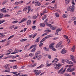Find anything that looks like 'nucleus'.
Returning <instances> with one entry per match:
<instances>
[{"label":"nucleus","mask_w":76,"mask_h":76,"mask_svg":"<svg viewBox=\"0 0 76 76\" xmlns=\"http://www.w3.org/2000/svg\"><path fill=\"white\" fill-rule=\"evenodd\" d=\"M54 45V43H52L50 45L49 48L50 49H52L53 51H56L57 50L55 48H54V46H53Z\"/></svg>","instance_id":"obj_1"},{"label":"nucleus","mask_w":76,"mask_h":76,"mask_svg":"<svg viewBox=\"0 0 76 76\" xmlns=\"http://www.w3.org/2000/svg\"><path fill=\"white\" fill-rule=\"evenodd\" d=\"M62 44V41L60 42L59 43H58L56 46V48H58V47L59 50L61 49L62 47V45H61Z\"/></svg>","instance_id":"obj_2"},{"label":"nucleus","mask_w":76,"mask_h":76,"mask_svg":"<svg viewBox=\"0 0 76 76\" xmlns=\"http://www.w3.org/2000/svg\"><path fill=\"white\" fill-rule=\"evenodd\" d=\"M54 66H56V67H55V69L56 70H58V69H59L60 68V67H61L60 66H62V64H56L54 65Z\"/></svg>","instance_id":"obj_3"},{"label":"nucleus","mask_w":76,"mask_h":76,"mask_svg":"<svg viewBox=\"0 0 76 76\" xmlns=\"http://www.w3.org/2000/svg\"><path fill=\"white\" fill-rule=\"evenodd\" d=\"M38 70H34V72H35V73L36 75V76H38V75H39L40 73H41V70H40L39 72H38Z\"/></svg>","instance_id":"obj_4"},{"label":"nucleus","mask_w":76,"mask_h":76,"mask_svg":"<svg viewBox=\"0 0 76 76\" xmlns=\"http://www.w3.org/2000/svg\"><path fill=\"white\" fill-rule=\"evenodd\" d=\"M61 28H58L56 30V31L55 33V35H58V34L59 31H61Z\"/></svg>","instance_id":"obj_5"},{"label":"nucleus","mask_w":76,"mask_h":76,"mask_svg":"<svg viewBox=\"0 0 76 76\" xmlns=\"http://www.w3.org/2000/svg\"><path fill=\"white\" fill-rule=\"evenodd\" d=\"M63 67H62V68L61 69L58 71V73H59L60 75L63 74L64 73L63 71Z\"/></svg>","instance_id":"obj_6"},{"label":"nucleus","mask_w":76,"mask_h":76,"mask_svg":"<svg viewBox=\"0 0 76 76\" xmlns=\"http://www.w3.org/2000/svg\"><path fill=\"white\" fill-rule=\"evenodd\" d=\"M64 38H65L66 39H67V42H68V43L69 44H70V39H68V36L65 35H64Z\"/></svg>","instance_id":"obj_7"},{"label":"nucleus","mask_w":76,"mask_h":76,"mask_svg":"<svg viewBox=\"0 0 76 76\" xmlns=\"http://www.w3.org/2000/svg\"><path fill=\"white\" fill-rule=\"evenodd\" d=\"M26 20H27V18H23L21 20L20 22L18 23H21L22 22H25V21H26Z\"/></svg>","instance_id":"obj_8"},{"label":"nucleus","mask_w":76,"mask_h":76,"mask_svg":"<svg viewBox=\"0 0 76 76\" xmlns=\"http://www.w3.org/2000/svg\"><path fill=\"white\" fill-rule=\"evenodd\" d=\"M34 4L35 6H41V5L39 1H37Z\"/></svg>","instance_id":"obj_9"},{"label":"nucleus","mask_w":76,"mask_h":76,"mask_svg":"<svg viewBox=\"0 0 76 76\" xmlns=\"http://www.w3.org/2000/svg\"><path fill=\"white\" fill-rule=\"evenodd\" d=\"M58 61V59L57 58H55L54 59L52 63H54V64H57V62Z\"/></svg>","instance_id":"obj_10"},{"label":"nucleus","mask_w":76,"mask_h":76,"mask_svg":"<svg viewBox=\"0 0 76 76\" xmlns=\"http://www.w3.org/2000/svg\"><path fill=\"white\" fill-rule=\"evenodd\" d=\"M69 8L70 10V11L71 12H74V8H73V7L72 6H70L69 7Z\"/></svg>","instance_id":"obj_11"},{"label":"nucleus","mask_w":76,"mask_h":76,"mask_svg":"<svg viewBox=\"0 0 76 76\" xmlns=\"http://www.w3.org/2000/svg\"><path fill=\"white\" fill-rule=\"evenodd\" d=\"M70 58L72 60V61H73V62L75 61V58L74 57V56L73 55H70Z\"/></svg>","instance_id":"obj_12"},{"label":"nucleus","mask_w":76,"mask_h":76,"mask_svg":"<svg viewBox=\"0 0 76 76\" xmlns=\"http://www.w3.org/2000/svg\"><path fill=\"white\" fill-rule=\"evenodd\" d=\"M32 64H31L30 65L28 66V67H35V66H36V64H37V63H35V64L32 65Z\"/></svg>","instance_id":"obj_13"},{"label":"nucleus","mask_w":76,"mask_h":76,"mask_svg":"<svg viewBox=\"0 0 76 76\" xmlns=\"http://www.w3.org/2000/svg\"><path fill=\"white\" fill-rule=\"evenodd\" d=\"M67 51L66 50H65V49H63L62 50V51L61 52V53L62 54H65V53H66Z\"/></svg>","instance_id":"obj_14"},{"label":"nucleus","mask_w":76,"mask_h":76,"mask_svg":"<svg viewBox=\"0 0 76 76\" xmlns=\"http://www.w3.org/2000/svg\"><path fill=\"white\" fill-rule=\"evenodd\" d=\"M37 45H32L29 48V49H28V50H30V49H31V48H33V47H34V48H36L35 47H36V46H37Z\"/></svg>","instance_id":"obj_15"},{"label":"nucleus","mask_w":76,"mask_h":76,"mask_svg":"<svg viewBox=\"0 0 76 76\" xmlns=\"http://www.w3.org/2000/svg\"><path fill=\"white\" fill-rule=\"evenodd\" d=\"M66 62L67 63H68V64H73V62L69 60L67 61Z\"/></svg>","instance_id":"obj_16"},{"label":"nucleus","mask_w":76,"mask_h":76,"mask_svg":"<svg viewBox=\"0 0 76 76\" xmlns=\"http://www.w3.org/2000/svg\"><path fill=\"white\" fill-rule=\"evenodd\" d=\"M42 57V55H39L38 56V58H37L38 60H40Z\"/></svg>","instance_id":"obj_17"},{"label":"nucleus","mask_w":76,"mask_h":76,"mask_svg":"<svg viewBox=\"0 0 76 76\" xmlns=\"http://www.w3.org/2000/svg\"><path fill=\"white\" fill-rule=\"evenodd\" d=\"M31 20H28L27 21V25H31Z\"/></svg>","instance_id":"obj_18"},{"label":"nucleus","mask_w":76,"mask_h":76,"mask_svg":"<svg viewBox=\"0 0 76 76\" xmlns=\"http://www.w3.org/2000/svg\"><path fill=\"white\" fill-rule=\"evenodd\" d=\"M40 38V37H39L37 38V39L35 41V42H38L39 41V39Z\"/></svg>","instance_id":"obj_19"},{"label":"nucleus","mask_w":76,"mask_h":76,"mask_svg":"<svg viewBox=\"0 0 76 76\" xmlns=\"http://www.w3.org/2000/svg\"><path fill=\"white\" fill-rule=\"evenodd\" d=\"M55 15L56 18H59V14L57 12H56L55 13Z\"/></svg>","instance_id":"obj_20"},{"label":"nucleus","mask_w":76,"mask_h":76,"mask_svg":"<svg viewBox=\"0 0 76 76\" xmlns=\"http://www.w3.org/2000/svg\"><path fill=\"white\" fill-rule=\"evenodd\" d=\"M1 12H4V13H6V10H5V8H4L1 10Z\"/></svg>","instance_id":"obj_21"},{"label":"nucleus","mask_w":76,"mask_h":76,"mask_svg":"<svg viewBox=\"0 0 76 76\" xmlns=\"http://www.w3.org/2000/svg\"><path fill=\"white\" fill-rule=\"evenodd\" d=\"M71 68H70V67H69L66 70V72H71Z\"/></svg>","instance_id":"obj_22"},{"label":"nucleus","mask_w":76,"mask_h":76,"mask_svg":"<svg viewBox=\"0 0 76 76\" xmlns=\"http://www.w3.org/2000/svg\"><path fill=\"white\" fill-rule=\"evenodd\" d=\"M40 25L41 26H42V27H44L45 26V24L44 23H40Z\"/></svg>","instance_id":"obj_23"},{"label":"nucleus","mask_w":76,"mask_h":76,"mask_svg":"<svg viewBox=\"0 0 76 76\" xmlns=\"http://www.w3.org/2000/svg\"><path fill=\"white\" fill-rule=\"evenodd\" d=\"M28 9L27 13H28L31 10V8H30V6H28Z\"/></svg>","instance_id":"obj_24"},{"label":"nucleus","mask_w":76,"mask_h":76,"mask_svg":"<svg viewBox=\"0 0 76 76\" xmlns=\"http://www.w3.org/2000/svg\"><path fill=\"white\" fill-rule=\"evenodd\" d=\"M63 17L64 18H67V15L64 14L63 15Z\"/></svg>","instance_id":"obj_25"},{"label":"nucleus","mask_w":76,"mask_h":76,"mask_svg":"<svg viewBox=\"0 0 76 76\" xmlns=\"http://www.w3.org/2000/svg\"><path fill=\"white\" fill-rule=\"evenodd\" d=\"M44 32H51V31L50 29H47L45 30Z\"/></svg>","instance_id":"obj_26"},{"label":"nucleus","mask_w":76,"mask_h":76,"mask_svg":"<svg viewBox=\"0 0 76 76\" xmlns=\"http://www.w3.org/2000/svg\"><path fill=\"white\" fill-rule=\"evenodd\" d=\"M52 37V35L50 34L46 36V38H50V37Z\"/></svg>","instance_id":"obj_27"},{"label":"nucleus","mask_w":76,"mask_h":76,"mask_svg":"<svg viewBox=\"0 0 76 76\" xmlns=\"http://www.w3.org/2000/svg\"><path fill=\"white\" fill-rule=\"evenodd\" d=\"M14 51L16 53H17L19 52V50H18V49H15Z\"/></svg>","instance_id":"obj_28"},{"label":"nucleus","mask_w":76,"mask_h":76,"mask_svg":"<svg viewBox=\"0 0 76 76\" xmlns=\"http://www.w3.org/2000/svg\"><path fill=\"white\" fill-rule=\"evenodd\" d=\"M7 2V0H5L3 3H2V4L4 5L5 4H6V3Z\"/></svg>","instance_id":"obj_29"},{"label":"nucleus","mask_w":76,"mask_h":76,"mask_svg":"<svg viewBox=\"0 0 76 76\" xmlns=\"http://www.w3.org/2000/svg\"><path fill=\"white\" fill-rule=\"evenodd\" d=\"M27 39H23L22 40H21L20 41L21 42H23V41H26V40H27Z\"/></svg>","instance_id":"obj_30"},{"label":"nucleus","mask_w":76,"mask_h":76,"mask_svg":"<svg viewBox=\"0 0 76 76\" xmlns=\"http://www.w3.org/2000/svg\"><path fill=\"white\" fill-rule=\"evenodd\" d=\"M19 4H20L19 2H16L15 3V6H17V5Z\"/></svg>","instance_id":"obj_31"},{"label":"nucleus","mask_w":76,"mask_h":76,"mask_svg":"<svg viewBox=\"0 0 76 76\" xmlns=\"http://www.w3.org/2000/svg\"><path fill=\"white\" fill-rule=\"evenodd\" d=\"M10 15L8 14H7L6 15H4L3 16L4 17H9L10 16Z\"/></svg>","instance_id":"obj_32"},{"label":"nucleus","mask_w":76,"mask_h":76,"mask_svg":"<svg viewBox=\"0 0 76 76\" xmlns=\"http://www.w3.org/2000/svg\"><path fill=\"white\" fill-rule=\"evenodd\" d=\"M17 68H18V66H14L13 67V68L14 69H17Z\"/></svg>","instance_id":"obj_33"},{"label":"nucleus","mask_w":76,"mask_h":76,"mask_svg":"<svg viewBox=\"0 0 76 76\" xmlns=\"http://www.w3.org/2000/svg\"><path fill=\"white\" fill-rule=\"evenodd\" d=\"M69 2H70V1H65V4H68L69 3Z\"/></svg>","instance_id":"obj_34"},{"label":"nucleus","mask_w":76,"mask_h":76,"mask_svg":"<svg viewBox=\"0 0 76 76\" xmlns=\"http://www.w3.org/2000/svg\"><path fill=\"white\" fill-rule=\"evenodd\" d=\"M14 37V35H12L11 36H10L8 39V40H9V39H10L12 38H13Z\"/></svg>","instance_id":"obj_35"},{"label":"nucleus","mask_w":76,"mask_h":76,"mask_svg":"<svg viewBox=\"0 0 76 76\" xmlns=\"http://www.w3.org/2000/svg\"><path fill=\"white\" fill-rule=\"evenodd\" d=\"M27 10V7H26L24 8L23 9V11L25 12Z\"/></svg>","instance_id":"obj_36"},{"label":"nucleus","mask_w":76,"mask_h":76,"mask_svg":"<svg viewBox=\"0 0 76 76\" xmlns=\"http://www.w3.org/2000/svg\"><path fill=\"white\" fill-rule=\"evenodd\" d=\"M75 46H73L72 49H71V51L73 52L74 51H75Z\"/></svg>","instance_id":"obj_37"},{"label":"nucleus","mask_w":76,"mask_h":76,"mask_svg":"<svg viewBox=\"0 0 76 76\" xmlns=\"http://www.w3.org/2000/svg\"><path fill=\"white\" fill-rule=\"evenodd\" d=\"M38 57V56L37 55H36V56L33 58V59H35V58H37Z\"/></svg>","instance_id":"obj_38"},{"label":"nucleus","mask_w":76,"mask_h":76,"mask_svg":"<svg viewBox=\"0 0 76 76\" xmlns=\"http://www.w3.org/2000/svg\"><path fill=\"white\" fill-rule=\"evenodd\" d=\"M43 66H44V65H43V64H41L39 66L37 67V68L38 69V68H41L42 67H43Z\"/></svg>","instance_id":"obj_39"},{"label":"nucleus","mask_w":76,"mask_h":76,"mask_svg":"<svg viewBox=\"0 0 76 76\" xmlns=\"http://www.w3.org/2000/svg\"><path fill=\"white\" fill-rule=\"evenodd\" d=\"M5 22V20H3L1 21V20H0V24L2 23H3V22Z\"/></svg>","instance_id":"obj_40"},{"label":"nucleus","mask_w":76,"mask_h":76,"mask_svg":"<svg viewBox=\"0 0 76 76\" xmlns=\"http://www.w3.org/2000/svg\"><path fill=\"white\" fill-rule=\"evenodd\" d=\"M46 18H47V16H46L45 15L43 18H42V20H44V19H46Z\"/></svg>","instance_id":"obj_41"},{"label":"nucleus","mask_w":76,"mask_h":76,"mask_svg":"<svg viewBox=\"0 0 76 76\" xmlns=\"http://www.w3.org/2000/svg\"><path fill=\"white\" fill-rule=\"evenodd\" d=\"M36 50V48H34L31 50V52H34Z\"/></svg>","instance_id":"obj_42"},{"label":"nucleus","mask_w":76,"mask_h":76,"mask_svg":"<svg viewBox=\"0 0 76 76\" xmlns=\"http://www.w3.org/2000/svg\"><path fill=\"white\" fill-rule=\"evenodd\" d=\"M17 22H18V21L17 20H15L13 21L12 22V23H16Z\"/></svg>","instance_id":"obj_43"},{"label":"nucleus","mask_w":76,"mask_h":76,"mask_svg":"<svg viewBox=\"0 0 76 76\" xmlns=\"http://www.w3.org/2000/svg\"><path fill=\"white\" fill-rule=\"evenodd\" d=\"M8 66L9 64H7L5 66H4V67H5V68H6V69H7Z\"/></svg>","instance_id":"obj_44"},{"label":"nucleus","mask_w":76,"mask_h":76,"mask_svg":"<svg viewBox=\"0 0 76 76\" xmlns=\"http://www.w3.org/2000/svg\"><path fill=\"white\" fill-rule=\"evenodd\" d=\"M47 34V33H44L42 35V37H44V36H45V35H46Z\"/></svg>","instance_id":"obj_45"},{"label":"nucleus","mask_w":76,"mask_h":76,"mask_svg":"<svg viewBox=\"0 0 76 76\" xmlns=\"http://www.w3.org/2000/svg\"><path fill=\"white\" fill-rule=\"evenodd\" d=\"M44 49L47 51H49L48 49L46 47L44 48Z\"/></svg>","instance_id":"obj_46"},{"label":"nucleus","mask_w":76,"mask_h":76,"mask_svg":"<svg viewBox=\"0 0 76 76\" xmlns=\"http://www.w3.org/2000/svg\"><path fill=\"white\" fill-rule=\"evenodd\" d=\"M65 76H72L71 75L68 74H64Z\"/></svg>","instance_id":"obj_47"},{"label":"nucleus","mask_w":76,"mask_h":76,"mask_svg":"<svg viewBox=\"0 0 76 76\" xmlns=\"http://www.w3.org/2000/svg\"><path fill=\"white\" fill-rule=\"evenodd\" d=\"M37 35V33H36L35 34H34V36L33 37V38H35V37H36Z\"/></svg>","instance_id":"obj_48"},{"label":"nucleus","mask_w":76,"mask_h":76,"mask_svg":"<svg viewBox=\"0 0 76 76\" xmlns=\"http://www.w3.org/2000/svg\"><path fill=\"white\" fill-rule=\"evenodd\" d=\"M3 15L2 14H0V19H1V18H2V17H3Z\"/></svg>","instance_id":"obj_49"},{"label":"nucleus","mask_w":76,"mask_h":76,"mask_svg":"<svg viewBox=\"0 0 76 76\" xmlns=\"http://www.w3.org/2000/svg\"><path fill=\"white\" fill-rule=\"evenodd\" d=\"M58 39V37H55L53 39V40H56V39Z\"/></svg>","instance_id":"obj_50"},{"label":"nucleus","mask_w":76,"mask_h":76,"mask_svg":"<svg viewBox=\"0 0 76 76\" xmlns=\"http://www.w3.org/2000/svg\"><path fill=\"white\" fill-rule=\"evenodd\" d=\"M45 13H47V12H45V11H44L43 13H41L40 15L41 16H42V15H44Z\"/></svg>","instance_id":"obj_51"},{"label":"nucleus","mask_w":76,"mask_h":76,"mask_svg":"<svg viewBox=\"0 0 76 76\" xmlns=\"http://www.w3.org/2000/svg\"><path fill=\"white\" fill-rule=\"evenodd\" d=\"M6 39H5L4 40H3L0 42H5V41H6Z\"/></svg>","instance_id":"obj_52"},{"label":"nucleus","mask_w":76,"mask_h":76,"mask_svg":"<svg viewBox=\"0 0 76 76\" xmlns=\"http://www.w3.org/2000/svg\"><path fill=\"white\" fill-rule=\"evenodd\" d=\"M72 4L73 5H75V2H74V0H72Z\"/></svg>","instance_id":"obj_53"},{"label":"nucleus","mask_w":76,"mask_h":76,"mask_svg":"<svg viewBox=\"0 0 76 76\" xmlns=\"http://www.w3.org/2000/svg\"><path fill=\"white\" fill-rule=\"evenodd\" d=\"M14 26H15L14 25H13V26H12L11 27H10V29H11L13 28H14Z\"/></svg>","instance_id":"obj_54"},{"label":"nucleus","mask_w":76,"mask_h":76,"mask_svg":"<svg viewBox=\"0 0 76 76\" xmlns=\"http://www.w3.org/2000/svg\"><path fill=\"white\" fill-rule=\"evenodd\" d=\"M75 70V68H72V69L71 70V72H72L74 71V70Z\"/></svg>","instance_id":"obj_55"},{"label":"nucleus","mask_w":76,"mask_h":76,"mask_svg":"<svg viewBox=\"0 0 76 76\" xmlns=\"http://www.w3.org/2000/svg\"><path fill=\"white\" fill-rule=\"evenodd\" d=\"M48 26H49V27H50V28H52V27H53V26H52V25H51V24H49Z\"/></svg>","instance_id":"obj_56"},{"label":"nucleus","mask_w":76,"mask_h":76,"mask_svg":"<svg viewBox=\"0 0 76 76\" xmlns=\"http://www.w3.org/2000/svg\"><path fill=\"white\" fill-rule=\"evenodd\" d=\"M45 39H47V37H45L43 38L42 40H43V41H45Z\"/></svg>","instance_id":"obj_57"},{"label":"nucleus","mask_w":76,"mask_h":76,"mask_svg":"<svg viewBox=\"0 0 76 76\" xmlns=\"http://www.w3.org/2000/svg\"><path fill=\"white\" fill-rule=\"evenodd\" d=\"M56 27H54L52 28V30H56Z\"/></svg>","instance_id":"obj_58"},{"label":"nucleus","mask_w":76,"mask_h":76,"mask_svg":"<svg viewBox=\"0 0 76 76\" xmlns=\"http://www.w3.org/2000/svg\"><path fill=\"white\" fill-rule=\"evenodd\" d=\"M48 58H50V59H51V56L50 55H48Z\"/></svg>","instance_id":"obj_59"},{"label":"nucleus","mask_w":76,"mask_h":76,"mask_svg":"<svg viewBox=\"0 0 76 76\" xmlns=\"http://www.w3.org/2000/svg\"><path fill=\"white\" fill-rule=\"evenodd\" d=\"M11 73H13V74H17V73H18V72H11Z\"/></svg>","instance_id":"obj_60"},{"label":"nucleus","mask_w":76,"mask_h":76,"mask_svg":"<svg viewBox=\"0 0 76 76\" xmlns=\"http://www.w3.org/2000/svg\"><path fill=\"white\" fill-rule=\"evenodd\" d=\"M9 44H10V42H8L6 44V45H5L6 46H7V45H9Z\"/></svg>","instance_id":"obj_61"},{"label":"nucleus","mask_w":76,"mask_h":76,"mask_svg":"<svg viewBox=\"0 0 76 76\" xmlns=\"http://www.w3.org/2000/svg\"><path fill=\"white\" fill-rule=\"evenodd\" d=\"M5 37V35H2L0 36L1 38H4Z\"/></svg>","instance_id":"obj_62"},{"label":"nucleus","mask_w":76,"mask_h":76,"mask_svg":"<svg viewBox=\"0 0 76 76\" xmlns=\"http://www.w3.org/2000/svg\"><path fill=\"white\" fill-rule=\"evenodd\" d=\"M43 45V43H40L39 45V47H41Z\"/></svg>","instance_id":"obj_63"},{"label":"nucleus","mask_w":76,"mask_h":76,"mask_svg":"<svg viewBox=\"0 0 76 76\" xmlns=\"http://www.w3.org/2000/svg\"><path fill=\"white\" fill-rule=\"evenodd\" d=\"M10 72V71L7 70H5L4 71V72Z\"/></svg>","instance_id":"obj_64"}]
</instances>
